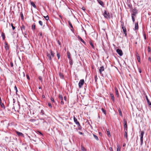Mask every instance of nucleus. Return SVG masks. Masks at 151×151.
<instances>
[{"label": "nucleus", "instance_id": "1", "mask_svg": "<svg viewBox=\"0 0 151 151\" xmlns=\"http://www.w3.org/2000/svg\"><path fill=\"white\" fill-rule=\"evenodd\" d=\"M103 15L105 18L107 19H110V15L109 12H107L106 11H105L103 14Z\"/></svg>", "mask_w": 151, "mask_h": 151}, {"label": "nucleus", "instance_id": "2", "mask_svg": "<svg viewBox=\"0 0 151 151\" xmlns=\"http://www.w3.org/2000/svg\"><path fill=\"white\" fill-rule=\"evenodd\" d=\"M144 132L143 131H141V134L140 135V141H141V144L142 145L143 142V137L144 134Z\"/></svg>", "mask_w": 151, "mask_h": 151}, {"label": "nucleus", "instance_id": "3", "mask_svg": "<svg viewBox=\"0 0 151 151\" xmlns=\"http://www.w3.org/2000/svg\"><path fill=\"white\" fill-rule=\"evenodd\" d=\"M84 82L83 79H81L80 80L78 83V86L80 88H81Z\"/></svg>", "mask_w": 151, "mask_h": 151}, {"label": "nucleus", "instance_id": "4", "mask_svg": "<svg viewBox=\"0 0 151 151\" xmlns=\"http://www.w3.org/2000/svg\"><path fill=\"white\" fill-rule=\"evenodd\" d=\"M59 98L60 100L61 101V104L63 105L64 104V102L63 101V95L61 94H59Z\"/></svg>", "mask_w": 151, "mask_h": 151}, {"label": "nucleus", "instance_id": "5", "mask_svg": "<svg viewBox=\"0 0 151 151\" xmlns=\"http://www.w3.org/2000/svg\"><path fill=\"white\" fill-rule=\"evenodd\" d=\"M117 52L119 54L120 56H122L123 54V52L122 50L118 49L116 50Z\"/></svg>", "mask_w": 151, "mask_h": 151}, {"label": "nucleus", "instance_id": "6", "mask_svg": "<svg viewBox=\"0 0 151 151\" xmlns=\"http://www.w3.org/2000/svg\"><path fill=\"white\" fill-rule=\"evenodd\" d=\"M73 119L74 122L78 126H80V124L79 122L78 121L77 119L75 117H73Z\"/></svg>", "mask_w": 151, "mask_h": 151}, {"label": "nucleus", "instance_id": "7", "mask_svg": "<svg viewBox=\"0 0 151 151\" xmlns=\"http://www.w3.org/2000/svg\"><path fill=\"white\" fill-rule=\"evenodd\" d=\"M54 53L52 51H49V53L48 52L47 53V57H51V56H53L54 55Z\"/></svg>", "mask_w": 151, "mask_h": 151}, {"label": "nucleus", "instance_id": "8", "mask_svg": "<svg viewBox=\"0 0 151 151\" xmlns=\"http://www.w3.org/2000/svg\"><path fill=\"white\" fill-rule=\"evenodd\" d=\"M137 13V12H133V13L132 14V17L133 22H134L135 21V17L134 16Z\"/></svg>", "mask_w": 151, "mask_h": 151}, {"label": "nucleus", "instance_id": "9", "mask_svg": "<svg viewBox=\"0 0 151 151\" xmlns=\"http://www.w3.org/2000/svg\"><path fill=\"white\" fill-rule=\"evenodd\" d=\"M104 68L103 66L100 67V68L99 69V70L100 73L101 74L102 72L104 71Z\"/></svg>", "mask_w": 151, "mask_h": 151}, {"label": "nucleus", "instance_id": "10", "mask_svg": "<svg viewBox=\"0 0 151 151\" xmlns=\"http://www.w3.org/2000/svg\"><path fill=\"white\" fill-rule=\"evenodd\" d=\"M97 1H98V3L102 7H104V4L100 0H98Z\"/></svg>", "mask_w": 151, "mask_h": 151}, {"label": "nucleus", "instance_id": "11", "mask_svg": "<svg viewBox=\"0 0 151 151\" xmlns=\"http://www.w3.org/2000/svg\"><path fill=\"white\" fill-rule=\"evenodd\" d=\"M16 132L18 136L22 137L24 136V134L22 133L17 131H16Z\"/></svg>", "mask_w": 151, "mask_h": 151}, {"label": "nucleus", "instance_id": "12", "mask_svg": "<svg viewBox=\"0 0 151 151\" xmlns=\"http://www.w3.org/2000/svg\"><path fill=\"white\" fill-rule=\"evenodd\" d=\"M122 29H123V31L124 32V34H125V36H127V33H126V28L125 27H124L123 26H122Z\"/></svg>", "mask_w": 151, "mask_h": 151}, {"label": "nucleus", "instance_id": "13", "mask_svg": "<svg viewBox=\"0 0 151 151\" xmlns=\"http://www.w3.org/2000/svg\"><path fill=\"white\" fill-rule=\"evenodd\" d=\"M68 23H69V25H70V27L71 28V30L72 31H73V26L72 24H71V22H70V21H69L68 22Z\"/></svg>", "mask_w": 151, "mask_h": 151}, {"label": "nucleus", "instance_id": "14", "mask_svg": "<svg viewBox=\"0 0 151 151\" xmlns=\"http://www.w3.org/2000/svg\"><path fill=\"white\" fill-rule=\"evenodd\" d=\"M78 39L81 40V42H82L84 44H85V42L82 39V38L78 36Z\"/></svg>", "mask_w": 151, "mask_h": 151}, {"label": "nucleus", "instance_id": "15", "mask_svg": "<svg viewBox=\"0 0 151 151\" xmlns=\"http://www.w3.org/2000/svg\"><path fill=\"white\" fill-rule=\"evenodd\" d=\"M30 3L31 5L34 8H36V6L33 2L31 1Z\"/></svg>", "mask_w": 151, "mask_h": 151}, {"label": "nucleus", "instance_id": "16", "mask_svg": "<svg viewBox=\"0 0 151 151\" xmlns=\"http://www.w3.org/2000/svg\"><path fill=\"white\" fill-rule=\"evenodd\" d=\"M115 93H116V95L117 96V97H118L119 94H118V91L117 89L116 88H115Z\"/></svg>", "mask_w": 151, "mask_h": 151}, {"label": "nucleus", "instance_id": "17", "mask_svg": "<svg viewBox=\"0 0 151 151\" xmlns=\"http://www.w3.org/2000/svg\"><path fill=\"white\" fill-rule=\"evenodd\" d=\"M111 97V99L113 101H114V96L112 94H110Z\"/></svg>", "mask_w": 151, "mask_h": 151}, {"label": "nucleus", "instance_id": "18", "mask_svg": "<svg viewBox=\"0 0 151 151\" xmlns=\"http://www.w3.org/2000/svg\"><path fill=\"white\" fill-rule=\"evenodd\" d=\"M121 147L119 145H117V151H120Z\"/></svg>", "mask_w": 151, "mask_h": 151}, {"label": "nucleus", "instance_id": "19", "mask_svg": "<svg viewBox=\"0 0 151 151\" xmlns=\"http://www.w3.org/2000/svg\"><path fill=\"white\" fill-rule=\"evenodd\" d=\"M81 149L82 151H86V150L82 145H81Z\"/></svg>", "mask_w": 151, "mask_h": 151}, {"label": "nucleus", "instance_id": "20", "mask_svg": "<svg viewBox=\"0 0 151 151\" xmlns=\"http://www.w3.org/2000/svg\"><path fill=\"white\" fill-rule=\"evenodd\" d=\"M135 30H137L138 29V24L137 23H136L135 24Z\"/></svg>", "mask_w": 151, "mask_h": 151}, {"label": "nucleus", "instance_id": "21", "mask_svg": "<svg viewBox=\"0 0 151 151\" xmlns=\"http://www.w3.org/2000/svg\"><path fill=\"white\" fill-rule=\"evenodd\" d=\"M59 76L61 78H63L64 76L63 74L61 73H59Z\"/></svg>", "mask_w": 151, "mask_h": 151}, {"label": "nucleus", "instance_id": "22", "mask_svg": "<svg viewBox=\"0 0 151 151\" xmlns=\"http://www.w3.org/2000/svg\"><path fill=\"white\" fill-rule=\"evenodd\" d=\"M124 137L126 138V139L128 140V138H127V132H124Z\"/></svg>", "mask_w": 151, "mask_h": 151}, {"label": "nucleus", "instance_id": "23", "mask_svg": "<svg viewBox=\"0 0 151 151\" xmlns=\"http://www.w3.org/2000/svg\"><path fill=\"white\" fill-rule=\"evenodd\" d=\"M93 136L94 137V138L97 140H99V139H98V137L96 135H95L94 134H93Z\"/></svg>", "mask_w": 151, "mask_h": 151}, {"label": "nucleus", "instance_id": "24", "mask_svg": "<svg viewBox=\"0 0 151 151\" xmlns=\"http://www.w3.org/2000/svg\"><path fill=\"white\" fill-rule=\"evenodd\" d=\"M35 23H34L32 26V29L33 30H34L35 28Z\"/></svg>", "mask_w": 151, "mask_h": 151}, {"label": "nucleus", "instance_id": "25", "mask_svg": "<svg viewBox=\"0 0 151 151\" xmlns=\"http://www.w3.org/2000/svg\"><path fill=\"white\" fill-rule=\"evenodd\" d=\"M119 112V115L120 116H122V112L121 109H119L118 110Z\"/></svg>", "mask_w": 151, "mask_h": 151}, {"label": "nucleus", "instance_id": "26", "mask_svg": "<svg viewBox=\"0 0 151 151\" xmlns=\"http://www.w3.org/2000/svg\"><path fill=\"white\" fill-rule=\"evenodd\" d=\"M21 29L22 32H23V30H25V27L24 26L22 25V26L21 27Z\"/></svg>", "mask_w": 151, "mask_h": 151}, {"label": "nucleus", "instance_id": "27", "mask_svg": "<svg viewBox=\"0 0 151 151\" xmlns=\"http://www.w3.org/2000/svg\"><path fill=\"white\" fill-rule=\"evenodd\" d=\"M101 110L106 115V111L103 108L101 109Z\"/></svg>", "mask_w": 151, "mask_h": 151}, {"label": "nucleus", "instance_id": "28", "mask_svg": "<svg viewBox=\"0 0 151 151\" xmlns=\"http://www.w3.org/2000/svg\"><path fill=\"white\" fill-rule=\"evenodd\" d=\"M1 36L2 37L3 39L4 40L5 38V35L4 33L1 34Z\"/></svg>", "mask_w": 151, "mask_h": 151}, {"label": "nucleus", "instance_id": "29", "mask_svg": "<svg viewBox=\"0 0 151 151\" xmlns=\"http://www.w3.org/2000/svg\"><path fill=\"white\" fill-rule=\"evenodd\" d=\"M90 44L92 46V48H94V47L93 44L91 41L90 42Z\"/></svg>", "mask_w": 151, "mask_h": 151}, {"label": "nucleus", "instance_id": "30", "mask_svg": "<svg viewBox=\"0 0 151 151\" xmlns=\"http://www.w3.org/2000/svg\"><path fill=\"white\" fill-rule=\"evenodd\" d=\"M124 128H127V124L126 122H125V123L124 124Z\"/></svg>", "mask_w": 151, "mask_h": 151}, {"label": "nucleus", "instance_id": "31", "mask_svg": "<svg viewBox=\"0 0 151 151\" xmlns=\"http://www.w3.org/2000/svg\"><path fill=\"white\" fill-rule=\"evenodd\" d=\"M5 49L6 50H8V49H9L8 46V45L7 44H6L5 45Z\"/></svg>", "mask_w": 151, "mask_h": 151}, {"label": "nucleus", "instance_id": "32", "mask_svg": "<svg viewBox=\"0 0 151 151\" xmlns=\"http://www.w3.org/2000/svg\"><path fill=\"white\" fill-rule=\"evenodd\" d=\"M21 76H22L23 77H24L25 76V74L23 72L22 73H21Z\"/></svg>", "mask_w": 151, "mask_h": 151}, {"label": "nucleus", "instance_id": "33", "mask_svg": "<svg viewBox=\"0 0 151 151\" xmlns=\"http://www.w3.org/2000/svg\"><path fill=\"white\" fill-rule=\"evenodd\" d=\"M107 134H108V136L109 137H110L111 136L110 132L109 131H108L107 130Z\"/></svg>", "mask_w": 151, "mask_h": 151}, {"label": "nucleus", "instance_id": "34", "mask_svg": "<svg viewBox=\"0 0 151 151\" xmlns=\"http://www.w3.org/2000/svg\"><path fill=\"white\" fill-rule=\"evenodd\" d=\"M39 24H40L41 26H42V25H43V23H42V22L41 21H39Z\"/></svg>", "mask_w": 151, "mask_h": 151}, {"label": "nucleus", "instance_id": "35", "mask_svg": "<svg viewBox=\"0 0 151 151\" xmlns=\"http://www.w3.org/2000/svg\"><path fill=\"white\" fill-rule=\"evenodd\" d=\"M46 20H48L49 19V17L48 16L46 17H44Z\"/></svg>", "mask_w": 151, "mask_h": 151}, {"label": "nucleus", "instance_id": "36", "mask_svg": "<svg viewBox=\"0 0 151 151\" xmlns=\"http://www.w3.org/2000/svg\"><path fill=\"white\" fill-rule=\"evenodd\" d=\"M40 114L42 115L44 114V111L43 110H41Z\"/></svg>", "mask_w": 151, "mask_h": 151}, {"label": "nucleus", "instance_id": "37", "mask_svg": "<svg viewBox=\"0 0 151 151\" xmlns=\"http://www.w3.org/2000/svg\"><path fill=\"white\" fill-rule=\"evenodd\" d=\"M0 104L1 105V107L2 108H3V107L4 108V106L3 104L2 103H0Z\"/></svg>", "mask_w": 151, "mask_h": 151}, {"label": "nucleus", "instance_id": "38", "mask_svg": "<svg viewBox=\"0 0 151 151\" xmlns=\"http://www.w3.org/2000/svg\"><path fill=\"white\" fill-rule=\"evenodd\" d=\"M94 78H95V81L96 82L97 81V76L96 75H95V76Z\"/></svg>", "mask_w": 151, "mask_h": 151}, {"label": "nucleus", "instance_id": "39", "mask_svg": "<svg viewBox=\"0 0 151 151\" xmlns=\"http://www.w3.org/2000/svg\"><path fill=\"white\" fill-rule=\"evenodd\" d=\"M11 26L12 27L13 29L14 30L15 29V27L13 26V24L12 23L11 24Z\"/></svg>", "mask_w": 151, "mask_h": 151}, {"label": "nucleus", "instance_id": "40", "mask_svg": "<svg viewBox=\"0 0 151 151\" xmlns=\"http://www.w3.org/2000/svg\"><path fill=\"white\" fill-rule=\"evenodd\" d=\"M147 50L148 52H150V46L148 47Z\"/></svg>", "mask_w": 151, "mask_h": 151}, {"label": "nucleus", "instance_id": "41", "mask_svg": "<svg viewBox=\"0 0 151 151\" xmlns=\"http://www.w3.org/2000/svg\"><path fill=\"white\" fill-rule=\"evenodd\" d=\"M124 132H127V128H124Z\"/></svg>", "mask_w": 151, "mask_h": 151}, {"label": "nucleus", "instance_id": "42", "mask_svg": "<svg viewBox=\"0 0 151 151\" xmlns=\"http://www.w3.org/2000/svg\"><path fill=\"white\" fill-rule=\"evenodd\" d=\"M48 105L50 107V108H52V106L51 104L50 103H48Z\"/></svg>", "mask_w": 151, "mask_h": 151}, {"label": "nucleus", "instance_id": "43", "mask_svg": "<svg viewBox=\"0 0 151 151\" xmlns=\"http://www.w3.org/2000/svg\"><path fill=\"white\" fill-rule=\"evenodd\" d=\"M39 78L40 81H42V77L40 76H39Z\"/></svg>", "mask_w": 151, "mask_h": 151}, {"label": "nucleus", "instance_id": "44", "mask_svg": "<svg viewBox=\"0 0 151 151\" xmlns=\"http://www.w3.org/2000/svg\"><path fill=\"white\" fill-rule=\"evenodd\" d=\"M137 60L138 61V62H140V57H137Z\"/></svg>", "mask_w": 151, "mask_h": 151}, {"label": "nucleus", "instance_id": "45", "mask_svg": "<svg viewBox=\"0 0 151 151\" xmlns=\"http://www.w3.org/2000/svg\"><path fill=\"white\" fill-rule=\"evenodd\" d=\"M14 88L15 90L16 91V92H17V87L16 86H14Z\"/></svg>", "mask_w": 151, "mask_h": 151}, {"label": "nucleus", "instance_id": "46", "mask_svg": "<svg viewBox=\"0 0 151 151\" xmlns=\"http://www.w3.org/2000/svg\"><path fill=\"white\" fill-rule=\"evenodd\" d=\"M51 100L53 102H54V99L53 98H51Z\"/></svg>", "mask_w": 151, "mask_h": 151}, {"label": "nucleus", "instance_id": "47", "mask_svg": "<svg viewBox=\"0 0 151 151\" xmlns=\"http://www.w3.org/2000/svg\"><path fill=\"white\" fill-rule=\"evenodd\" d=\"M64 99L65 101H66L67 100V97L66 96H65L64 97Z\"/></svg>", "mask_w": 151, "mask_h": 151}, {"label": "nucleus", "instance_id": "48", "mask_svg": "<svg viewBox=\"0 0 151 151\" xmlns=\"http://www.w3.org/2000/svg\"><path fill=\"white\" fill-rule=\"evenodd\" d=\"M11 66L12 67H13V64L12 62L11 63Z\"/></svg>", "mask_w": 151, "mask_h": 151}, {"label": "nucleus", "instance_id": "49", "mask_svg": "<svg viewBox=\"0 0 151 151\" xmlns=\"http://www.w3.org/2000/svg\"><path fill=\"white\" fill-rule=\"evenodd\" d=\"M57 57H60V54L59 53H57Z\"/></svg>", "mask_w": 151, "mask_h": 151}, {"label": "nucleus", "instance_id": "50", "mask_svg": "<svg viewBox=\"0 0 151 151\" xmlns=\"http://www.w3.org/2000/svg\"><path fill=\"white\" fill-rule=\"evenodd\" d=\"M27 79H29V76H28V75H27Z\"/></svg>", "mask_w": 151, "mask_h": 151}, {"label": "nucleus", "instance_id": "51", "mask_svg": "<svg viewBox=\"0 0 151 151\" xmlns=\"http://www.w3.org/2000/svg\"><path fill=\"white\" fill-rule=\"evenodd\" d=\"M78 133L80 134H83V133L82 132H79Z\"/></svg>", "mask_w": 151, "mask_h": 151}, {"label": "nucleus", "instance_id": "52", "mask_svg": "<svg viewBox=\"0 0 151 151\" xmlns=\"http://www.w3.org/2000/svg\"><path fill=\"white\" fill-rule=\"evenodd\" d=\"M21 17H22V19H23L24 18V17L22 14Z\"/></svg>", "mask_w": 151, "mask_h": 151}, {"label": "nucleus", "instance_id": "53", "mask_svg": "<svg viewBox=\"0 0 151 151\" xmlns=\"http://www.w3.org/2000/svg\"><path fill=\"white\" fill-rule=\"evenodd\" d=\"M58 44H59V45H60V42L59 40H58Z\"/></svg>", "mask_w": 151, "mask_h": 151}, {"label": "nucleus", "instance_id": "54", "mask_svg": "<svg viewBox=\"0 0 151 151\" xmlns=\"http://www.w3.org/2000/svg\"><path fill=\"white\" fill-rule=\"evenodd\" d=\"M40 36H42V33H40Z\"/></svg>", "mask_w": 151, "mask_h": 151}, {"label": "nucleus", "instance_id": "55", "mask_svg": "<svg viewBox=\"0 0 151 151\" xmlns=\"http://www.w3.org/2000/svg\"><path fill=\"white\" fill-rule=\"evenodd\" d=\"M139 72L140 73H141V69H139Z\"/></svg>", "mask_w": 151, "mask_h": 151}, {"label": "nucleus", "instance_id": "56", "mask_svg": "<svg viewBox=\"0 0 151 151\" xmlns=\"http://www.w3.org/2000/svg\"><path fill=\"white\" fill-rule=\"evenodd\" d=\"M148 60L149 61H151V58H150V57H149L148 58Z\"/></svg>", "mask_w": 151, "mask_h": 151}, {"label": "nucleus", "instance_id": "57", "mask_svg": "<svg viewBox=\"0 0 151 151\" xmlns=\"http://www.w3.org/2000/svg\"><path fill=\"white\" fill-rule=\"evenodd\" d=\"M35 121V120H34V119H31V120H30V121H32V122H33V121Z\"/></svg>", "mask_w": 151, "mask_h": 151}, {"label": "nucleus", "instance_id": "58", "mask_svg": "<svg viewBox=\"0 0 151 151\" xmlns=\"http://www.w3.org/2000/svg\"><path fill=\"white\" fill-rule=\"evenodd\" d=\"M82 9H83V10H85V8H82Z\"/></svg>", "mask_w": 151, "mask_h": 151}, {"label": "nucleus", "instance_id": "59", "mask_svg": "<svg viewBox=\"0 0 151 151\" xmlns=\"http://www.w3.org/2000/svg\"><path fill=\"white\" fill-rule=\"evenodd\" d=\"M42 97L43 98H44L45 97V96L44 95H43L42 96Z\"/></svg>", "mask_w": 151, "mask_h": 151}, {"label": "nucleus", "instance_id": "60", "mask_svg": "<svg viewBox=\"0 0 151 151\" xmlns=\"http://www.w3.org/2000/svg\"><path fill=\"white\" fill-rule=\"evenodd\" d=\"M126 144H123V146L124 147L125 145Z\"/></svg>", "mask_w": 151, "mask_h": 151}, {"label": "nucleus", "instance_id": "61", "mask_svg": "<svg viewBox=\"0 0 151 151\" xmlns=\"http://www.w3.org/2000/svg\"><path fill=\"white\" fill-rule=\"evenodd\" d=\"M39 133L41 134V135H42V134L40 132H39Z\"/></svg>", "mask_w": 151, "mask_h": 151}, {"label": "nucleus", "instance_id": "62", "mask_svg": "<svg viewBox=\"0 0 151 151\" xmlns=\"http://www.w3.org/2000/svg\"><path fill=\"white\" fill-rule=\"evenodd\" d=\"M49 58H50V60H51V57H49Z\"/></svg>", "mask_w": 151, "mask_h": 151}, {"label": "nucleus", "instance_id": "63", "mask_svg": "<svg viewBox=\"0 0 151 151\" xmlns=\"http://www.w3.org/2000/svg\"><path fill=\"white\" fill-rule=\"evenodd\" d=\"M68 58H69V59H70V58H71V57H68Z\"/></svg>", "mask_w": 151, "mask_h": 151}, {"label": "nucleus", "instance_id": "64", "mask_svg": "<svg viewBox=\"0 0 151 151\" xmlns=\"http://www.w3.org/2000/svg\"><path fill=\"white\" fill-rule=\"evenodd\" d=\"M60 58V57H58V59H59Z\"/></svg>", "mask_w": 151, "mask_h": 151}]
</instances>
